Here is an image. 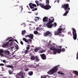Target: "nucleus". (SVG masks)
I'll return each mask as SVG.
<instances>
[{"mask_svg": "<svg viewBox=\"0 0 78 78\" xmlns=\"http://www.w3.org/2000/svg\"><path fill=\"white\" fill-rule=\"evenodd\" d=\"M54 20H55V19L54 18H53L52 20H51V19L49 18L48 21V22L46 24V26H47L48 28H52L53 26H55L54 27H56V26L57 25V24L56 23H54V24H52V23L54 22Z\"/></svg>", "mask_w": 78, "mask_h": 78, "instance_id": "f257e3e1", "label": "nucleus"}, {"mask_svg": "<svg viewBox=\"0 0 78 78\" xmlns=\"http://www.w3.org/2000/svg\"><path fill=\"white\" fill-rule=\"evenodd\" d=\"M58 66H56L54 67L53 69L48 72L47 73L49 75H52V74H53V73H55L56 72H57V71H58Z\"/></svg>", "mask_w": 78, "mask_h": 78, "instance_id": "f03ea898", "label": "nucleus"}, {"mask_svg": "<svg viewBox=\"0 0 78 78\" xmlns=\"http://www.w3.org/2000/svg\"><path fill=\"white\" fill-rule=\"evenodd\" d=\"M62 8H64L65 11H70V8L69 7V4H63L62 5Z\"/></svg>", "mask_w": 78, "mask_h": 78, "instance_id": "7ed1b4c3", "label": "nucleus"}, {"mask_svg": "<svg viewBox=\"0 0 78 78\" xmlns=\"http://www.w3.org/2000/svg\"><path fill=\"white\" fill-rule=\"evenodd\" d=\"M66 30V28H64L63 29H62V28H59L57 30V31L55 32L54 34L55 35H58L60 33H62V32H64V31Z\"/></svg>", "mask_w": 78, "mask_h": 78, "instance_id": "20e7f679", "label": "nucleus"}, {"mask_svg": "<svg viewBox=\"0 0 78 78\" xmlns=\"http://www.w3.org/2000/svg\"><path fill=\"white\" fill-rule=\"evenodd\" d=\"M25 73H24L22 71H21L20 73L16 75V78H20L19 76H21V78H24V76H25Z\"/></svg>", "mask_w": 78, "mask_h": 78, "instance_id": "39448f33", "label": "nucleus"}, {"mask_svg": "<svg viewBox=\"0 0 78 78\" xmlns=\"http://www.w3.org/2000/svg\"><path fill=\"white\" fill-rule=\"evenodd\" d=\"M71 30L73 31V38L74 40H76V39L77 38V34H76V31L74 28H72Z\"/></svg>", "mask_w": 78, "mask_h": 78, "instance_id": "423d86ee", "label": "nucleus"}, {"mask_svg": "<svg viewBox=\"0 0 78 78\" xmlns=\"http://www.w3.org/2000/svg\"><path fill=\"white\" fill-rule=\"evenodd\" d=\"M44 37H47L48 36L50 37L52 36V33L50 32L49 31H47L44 33Z\"/></svg>", "mask_w": 78, "mask_h": 78, "instance_id": "0eeeda50", "label": "nucleus"}, {"mask_svg": "<svg viewBox=\"0 0 78 78\" xmlns=\"http://www.w3.org/2000/svg\"><path fill=\"white\" fill-rule=\"evenodd\" d=\"M40 6L42 8H43L44 9H47L48 10V9H48L49 7H50V6H48V5H43V4H42L41 3L40 4Z\"/></svg>", "mask_w": 78, "mask_h": 78, "instance_id": "6e6552de", "label": "nucleus"}, {"mask_svg": "<svg viewBox=\"0 0 78 78\" xmlns=\"http://www.w3.org/2000/svg\"><path fill=\"white\" fill-rule=\"evenodd\" d=\"M50 50H52L53 51V53L54 54L56 52V48L54 46L51 47L50 48Z\"/></svg>", "mask_w": 78, "mask_h": 78, "instance_id": "1a4fd4ad", "label": "nucleus"}, {"mask_svg": "<svg viewBox=\"0 0 78 78\" xmlns=\"http://www.w3.org/2000/svg\"><path fill=\"white\" fill-rule=\"evenodd\" d=\"M25 37H29L31 39H33V34H30L29 35H27L25 36Z\"/></svg>", "mask_w": 78, "mask_h": 78, "instance_id": "9d476101", "label": "nucleus"}, {"mask_svg": "<svg viewBox=\"0 0 78 78\" xmlns=\"http://www.w3.org/2000/svg\"><path fill=\"white\" fill-rule=\"evenodd\" d=\"M29 6H30V9H33L34 8L33 6L36 7V5L35 4H33L32 3H30L29 4Z\"/></svg>", "mask_w": 78, "mask_h": 78, "instance_id": "9b49d317", "label": "nucleus"}, {"mask_svg": "<svg viewBox=\"0 0 78 78\" xmlns=\"http://www.w3.org/2000/svg\"><path fill=\"white\" fill-rule=\"evenodd\" d=\"M40 56H41L42 59L43 60L46 59V55L44 54L41 55H40Z\"/></svg>", "mask_w": 78, "mask_h": 78, "instance_id": "f8f14e48", "label": "nucleus"}, {"mask_svg": "<svg viewBox=\"0 0 78 78\" xmlns=\"http://www.w3.org/2000/svg\"><path fill=\"white\" fill-rule=\"evenodd\" d=\"M4 53L5 55H7V56H9V57H10V56H11V55H9V54H10V52L9 51H8V50L5 51H4Z\"/></svg>", "mask_w": 78, "mask_h": 78, "instance_id": "ddd939ff", "label": "nucleus"}, {"mask_svg": "<svg viewBox=\"0 0 78 78\" xmlns=\"http://www.w3.org/2000/svg\"><path fill=\"white\" fill-rule=\"evenodd\" d=\"M46 5L48 6H50L48 8V9H50V8H51V6L49 5V0H46Z\"/></svg>", "mask_w": 78, "mask_h": 78, "instance_id": "4468645a", "label": "nucleus"}, {"mask_svg": "<svg viewBox=\"0 0 78 78\" xmlns=\"http://www.w3.org/2000/svg\"><path fill=\"white\" fill-rule=\"evenodd\" d=\"M9 43V42L8 41L7 42L6 44H3L2 45V47H3V48H6L7 47V46H8V44Z\"/></svg>", "mask_w": 78, "mask_h": 78, "instance_id": "2eb2a0df", "label": "nucleus"}, {"mask_svg": "<svg viewBox=\"0 0 78 78\" xmlns=\"http://www.w3.org/2000/svg\"><path fill=\"white\" fill-rule=\"evenodd\" d=\"M57 52L58 53H60L61 52V49H56V52L54 53V55H56V54L57 53Z\"/></svg>", "mask_w": 78, "mask_h": 78, "instance_id": "dca6fc26", "label": "nucleus"}, {"mask_svg": "<svg viewBox=\"0 0 78 78\" xmlns=\"http://www.w3.org/2000/svg\"><path fill=\"white\" fill-rule=\"evenodd\" d=\"M48 18L47 17H44L43 19V21L44 22H48Z\"/></svg>", "mask_w": 78, "mask_h": 78, "instance_id": "f3484780", "label": "nucleus"}, {"mask_svg": "<svg viewBox=\"0 0 78 78\" xmlns=\"http://www.w3.org/2000/svg\"><path fill=\"white\" fill-rule=\"evenodd\" d=\"M6 67H9V68H10L11 69H14V66L12 65H7L6 66Z\"/></svg>", "mask_w": 78, "mask_h": 78, "instance_id": "a211bd4d", "label": "nucleus"}, {"mask_svg": "<svg viewBox=\"0 0 78 78\" xmlns=\"http://www.w3.org/2000/svg\"><path fill=\"white\" fill-rule=\"evenodd\" d=\"M3 50L2 49L0 50V55L1 56H3Z\"/></svg>", "mask_w": 78, "mask_h": 78, "instance_id": "6ab92c4d", "label": "nucleus"}, {"mask_svg": "<svg viewBox=\"0 0 78 78\" xmlns=\"http://www.w3.org/2000/svg\"><path fill=\"white\" fill-rule=\"evenodd\" d=\"M65 11L66 12L64 13V14L63 15V16H66L67 14L69 13V11L67 10H65Z\"/></svg>", "mask_w": 78, "mask_h": 78, "instance_id": "aec40b11", "label": "nucleus"}, {"mask_svg": "<svg viewBox=\"0 0 78 78\" xmlns=\"http://www.w3.org/2000/svg\"><path fill=\"white\" fill-rule=\"evenodd\" d=\"M41 49V48H37L34 50L35 52H37L38 50H40Z\"/></svg>", "mask_w": 78, "mask_h": 78, "instance_id": "412c9836", "label": "nucleus"}, {"mask_svg": "<svg viewBox=\"0 0 78 78\" xmlns=\"http://www.w3.org/2000/svg\"><path fill=\"white\" fill-rule=\"evenodd\" d=\"M35 58L36 62H39V61H40V59H39V58H38V57H37V56H36Z\"/></svg>", "mask_w": 78, "mask_h": 78, "instance_id": "4be33fe9", "label": "nucleus"}, {"mask_svg": "<svg viewBox=\"0 0 78 78\" xmlns=\"http://www.w3.org/2000/svg\"><path fill=\"white\" fill-rule=\"evenodd\" d=\"M28 74L30 76H32L33 75V72L30 71L28 73Z\"/></svg>", "mask_w": 78, "mask_h": 78, "instance_id": "5701e85b", "label": "nucleus"}, {"mask_svg": "<svg viewBox=\"0 0 78 78\" xmlns=\"http://www.w3.org/2000/svg\"><path fill=\"white\" fill-rule=\"evenodd\" d=\"M23 40L24 41H25V42H28V40H27L25 38H23Z\"/></svg>", "mask_w": 78, "mask_h": 78, "instance_id": "b1692460", "label": "nucleus"}, {"mask_svg": "<svg viewBox=\"0 0 78 78\" xmlns=\"http://www.w3.org/2000/svg\"><path fill=\"white\" fill-rule=\"evenodd\" d=\"M26 33V32L25 30H23L22 31L21 34L22 35H23V34H25Z\"/></svg>", "mask_w": 78, "mask_h": 78, "instance_id": "393cba45", "label": "nucleus"}, {"mask_svg": "<svg viewBox=\"0 0 78 78\" xmlns=\"http://www.w3.org/2000/svg\"><path fill=\"white\" fill-rule=\"evenodd\" d=\"M35 59V57H34V56H32L30 57V59H31V60H34V59Z\"/></svg>", "mask_w": 78, "mask_h": 78, "instance_id": "a878e982", "label": "nucleus"}, {"mask_svg": "<svg viewBox=\"0 0 78 78\" xmlns=\"http://www.w3.org/2000/svg\"><path fill=\"white\" fill-rule=\"evenodd\" d=\"M9 42H11L10 44V45H12V42H14V40L12 39H10L9 40Z\"/></svg>", "mask_w": 78, "mask_h": 78, "instance_id": "bb28decb", "label": "nucleus"}, {"mask_svg": "<svg viewBox=\"0 0 78 78\" xmlns=\"http://www.w3.org/2000/svg\"><path fill=\"white\" fill-rule=\"evenodd\" d=\"M73 72L74 73V74H76L78 76V72L76 71H73Z\"/></svg>", "mask_w": 78, "mask_h": 78, "instance_id": "cd10ccee", "label": "nucleus"}, {"mask_svg": "<svg viewBox=\"0 0 78 78\" xmlns=\"http://www.w3.org/2000/svg\"><path fill=\"white\" fill-rule=\"evenodd\" d=\"M36 30L37 31H41V28H40L39 27H37L36 28Z\"/></svg>", "mask_w": 78, "mask_h": 78, "instance_id": "c85d7f7f", "label": "nucleus"}, {"mask_svg": "<svg viewBox=\"0 0 78 78\" xmlns=\"http://www.w3.org/2000/svg\"><path fill=\"white\" fill-rule=\"evenodd\" d=\"M30 45H27V47L26 49H27V50H29L30 49Z\"/></svg>", "mask_w": 78, "mask_h": 78, "instance_id": "c756f323", "label": "nucleus"}, {"mask_svg": "<svg viewBox=\"0 0 78 78\" xmlns=\"http://www.w3.org/2000/svg\"><path fill=\"white\" fill-rule=\"evenodd\" d=\"M35 3H37V6L39 5L40 4H39V1H37V0H36V1H35Z\"/></svg>", "mask_w": 78, "mask_h": 78, "instance_id": "7c9ffc66", "label": "nucleus"}, {"mask_svg": "<svg viewBox=\"0 0 78 78\" xmlns=\"http://www.w3.org/2000/svg\"><path fill=\"white\" fill-rule=\"evenodd\" d=\"M57 73H58V74H61V75H64V73H61L60 72V71L58 72H57Z\"/></svg>", "mask_w": 78, "mask_h": 78, "instance_id": "2f4dec72", "label": "nucleus"}, {"mask_svg": "<svg viewBox=\"0 0 78 78\" xmlns=\"http://www.w3.org/2000/svg\"><path fill=\"white\" fill-rule=\"evenodd\" d=\"M59 35V36H62V37H64V35H63L62 34H58V35Z\"/></svg>", "mask_w": 78, "mask_h": 78, "instance_id": "473e14b6", "label": "nucleus"}, {"mask_svg": "<svg viewBox=\"0 0 78 78\" xmlns=\"http://www.w3.org/2000/svg\"><path fill=\"white\" fill-rule=\"evenodd\" d=\"M34 33L35 34H38V32L37 31H34Z\"/></svg>", "mask_w": 78, "mask_h": 78, "instance_id": "72a5a7b5", "label": "nucleus"}, {"mask_svg": "<svg viewBox=\"0 0 78 78\" xmlns=\"http://www.w3.org/2000/svg\"><path fill=\"white\" fill-rule=\"evenodd\" d=\"M40 53H42L44 52H45V50H42L40 51Z\"/></svg>", "mask_w": 78, "mask_h": 78, "instance_id": "f704fd0d", "label": "nucleus"}, {"mask_svg": "<svg viewBox=\"0 0 78 78\" xmlns=\"http://www.w3.org/2000/svg\"><path fill=\"white\" fill-rule=\"evenodd\" d=\"M66 51V50L65 49V48H63L62 49H61V51Z\"/></svg>", "mask_w": 78, "mask_h": 78, "instance_id": "c9c22d12", "label": "nucleus"}, {"mask_svg": "<svg viewBox=\"0 0 78 78\" xmlns=\"http://www.w3.org/2000/svg\"><path fill=\"white\" fill-rule=\"evenodd\" d=\"M37 10V8H35L32 10V11H36Z\"/></svg>", "mask_w": 78, "mask_h": 78, "instance_id": "e433bc0d", "label": "nucleus"}, {"mask_svg": "<svg viewBox=\"0 0 78 78\" xmlns=\"http://www.w3.org/2000/svg\"><path fill=\"white\" fill-rule=\"evenodd\" d=\"M14 7L15 8H16V9H17L18 8H19V5H16L14 6Z\"/></svg>", "mask_w": 78, "mask_h": 78, "instance_id": "4c0bfd02", "label": "nucleus"}, {"mask_svg": "<svg viewBox=\"0 0 78 78\" xmlns=\"http://www.w3.org/2000/svg\"><path fill=\"white\" fill-rule=\"evenodd\" d=\"M9 74H10V75H11V74H12V71H11V70L9 71Z\"/></svg>", "mask_w": 78, "mask_h": 78, "instance_id": "58836bf2", "label": "nucleus"}, {"mask_svg": "<svg viewBox=\"0 0 78 78\" xmlns=\"http://www.w3.org/2000/svg\"><path fill=\"white\" fill-rule=\"evenodd\" d=\"M28 52V51L27 50H26L25 51H24V53H25V54H27Z\"/></svg>", "mask_w": 78, "mask_h": 78, "instance_id": "ea45409f", "label": "nucleus"}, {"mask_svg": "<svg viewBox=\"0 0 78 78\" xmlns=\"http://www.w3.org/2000/svg\"><path fill=\"white\" fill-rule=\"evenodd\" d=\"M20 43L21 45H23V41H20Z\"/></svg>", "mask_w": 78, "mask_h": 78, "instance_id": "a19ab883", "label": "nucleus"}, {"mask_svg": "<svg viewBox=\"0 0 78 78\" xmlns=\"http://www.w3.org/2000/svg\"><path fill=\"white\" fill-rule=\"evenodd\" d=\"M28 70H29V69L28 68H27V69H24V70H25V71H26V72H27L28 71Z\"/></svg>", "mask_w": 78, "mask_h": 78, "instance_id": "79ce46f5", "label": "nucleus"}, {"mask_svg": "<svg viewBox=\"0 0 78 78\" xmlns=\"http://www.w3.org/2000/svg\"><path fill=\"white\" fill-rule=\"evenodd\" d=\"M0 66H4V64L3 63H0Z\"/></svg>", "mask_w": 78, "mask_h": 78, "instance_id": "37998d69", "label": "nucleus"}, {"mask_svg": "<svg viewBox=\"0 0 78 78\" xmlns=\"http://www.w3.org/2000/svg\"><path fill=\"white\" fill-rule=\"evenodd\" d=\"M59 0H58L57 1H55V2H54V3H55V2H57L58 3H59Z\"/></svg>", "mask_w": 78, "mask_h": 78, "instance_id": "c03bdc74", "label": "nucleus"}, {"mask_svg": "<svg viewBox=\"0 0 78 78\" xmlns=\"http://www.w3.org/2000/svg\"><path fill=\"white\" fill-rule=\"evenodd\" d=\"M35 18H37V19H36L35 20H37L38 19H39V18L38 17H35Z\"/></svg>", "mask_w": 78, "mask_h": 78, "instance_id": "a18cd8bd", "label": "nucleus"}, {"mask_svg": "<svg viewBox=\"0 0 78 78\" xmlns=\"http://www.w3.org/2000/svg\"><path fill=\"white\" fill-rule=\"evenodd\" d=\"M47 78V76H44L43 77H42V76H41V78Z\"/></svg>", "mask_w": 78, "mask_h": 78, "instance_id": "49530a36", "label": "nucleus"}, {"mask_svg": "<svg viewBox=\"0 0 78 78\" xmlns=\"http://www.w3.org/2000/svg\"><path fill=\"white\" fill-rule=\"evenodd\" d=\"M39 64H38L37 65H36V66L37 67H39Z\"/></svg>", "mask_w": 78, "mask_h": 78, "instance_id": "de8ad7c7", "label": "nucleus"}, {"mask_svg": "<svg viewBox=\"0 0 78 78\" xmlns=\"http://www.w3.org/2000/svg\"><path fill=\"white\" fill-rule=\"evenodd\" d=\"M3 62H4V63H5L6 62V61H5V60H3Z\"/></svg>", "mask_w": 78, "mask_h": 78, "instance_id": "09e8293b", "label": "nucleus"}, {"mask_svg": "<svg viewBox=\"0 0 78 78\" xmlns=\"http://www.w3.org/2000/svg\"><path fill=\"white\" fill-rule=\"evenodd\" d=\"M66 2H70V0H66Z\"/></svg>", "mask_w": 78, "mask_h": 78, "instance_id": "8fccbe9b", "label": "nucleus"}, {"mask_svg": "<svg viewBox=\"0 0 78 78\" xmlns=\"http://www.w3.org/2000/svg\"><path fill=\"white\" fill-rule=\"evenodd\" d=\"M29 42H30L32 41V40L31 39H29Z\"/></svg>", "mask_w": 78, "mask_h": 78, "instance_id": "3c124183", "label": "nucleus"}, {"mask_svg": "<svg viewBox=\"0 0 78 78\" xmlns=\"http://www.w3.org/2000/svg\"><path fill=\"white\" fill-rule=\"evenodd\" d=\"M16 49H17V50H18V48H19L18 46H17V47H16Z\"/></svg>", "mask_w": 78, "mask_h": 78, "instance_id": "603ef678", "label": "nucleus"}, {"mask_svg": "<svg viewBox=\"0 0 78 78\" xmlns=\"http://www.w3.org/2000/svg\"><path fill=\"white\" fill-rule=\"evenodd\" d=\"M21 11L23 10V7H21Z\"/></svg>", "mask_w": 78, "mask_h": 78, "instance_id": "864d4df0", "label": "nucleus"}, {"mask_svg": "<svg viewBox=\"0 0 78 78\" xmlns=\"http://www.w3.org/2000/svg\"><path fill=\"white\" fill-rule=\"evenodd\" d=\"M37 14H38V13H37L35 14L36 16H37Z\"/></svg>", "mask_w": 78, "mask_h": 78, "instance_id": "5fc2aeb1", "label": "nucleus"}, {"mask_svg": "<svg viewBox=\"0 0 78 78\" xmlns=\"http://www.w3.org/2000/svg\"><path fill=\"white\" fill-rule=\"evenodd\" d=\"M28 13H29L30 14V13H32V12H29Z\"/></svg>", "mask_w": 78, "mask_h": 78, "instance_id": "6e6d98bb", "label": "nucleus"}, {"mask_svg": "<svg viewBox=\"0 0 78 78\" xmlns=\"http://www.w3.org/2000/svg\"><path fill=\"white\" fill-rule=\"evenodd\" d=\"M15 56H16V55H14L13 56V57H15Z\"/></svg>", "mask_w": 78, "mask_h": 78, "instance_id": "4d7b16f0", "label": "nucleus"}, {"mask_svg": "<svg viewBox=\"0 0 78 78\" xmlns=\"http://www.w3.org/2000/svg\"><path fill=\"white\" fill-rule=\"evenodd\" d=\"M59 48H62L61 46H59Z\"/></svg>", "mask_w": 78, "mask_h": 78, "instance_id": "13d9d810", "label": "nucleus"}, {"mask_svg": "<svg viewBox=\"0 0 78 78\" xmlns=\"http://www.w3.org/2000/svg\"><path fill=\"white\" fill-rule=\"evenodd\" d=\"M38 34L39 35V34H40V33H38Z\"/></svg>", "mask_w": 78, "mask_h": 78, "instance_id": "bf43d9fd", "label": "nucleus"}, {"mask_svg": "<svg viewBox=\"0 0 78 78\" xmlns=\"http://www.w3.org/2000/svg\"><path fill=\"white\" fill-rule=\"evenodd\" d=\"M27 7L28 8V5H27Z\"/></svg>", "mask_w": 78, "mask_h": 78, "instance_id": "052dcab7", "label": "nucleus"}, {"mask_svg": "<svg viewBox=\"0 0 78 78\" xmlns=\"http://www.w3.org/2000/svg\"><path fill=\"white\" fill-rule=\"evenodd\" d=\"M2 69H3V67H2Z\"/></svg>", "mask_w": 78, "mask_h": 78, "instance_id": "680f3d73", "label": "nucleus"}, {"mask_svg": "<svg viewBox=\"0 0 78 78\" xmlns=\"http://www.w3.org/2000/svg\"><path fill=\"white\" fill-rule=\"evenodd\" d=\"M34 64H36V63H34Z\"/></svg>", "mask_w": 78, "mask_h": 78, "instance_id": "e2e57ef3", "label": "nucleus"}, {"mask_svg": "<svg viewBox=\"0 0 78 78\" xmlns=\"http://www.w3.org/2000/svg\"><path fill=\"white\" fill-rule=\"evenodd\" d=\"M66 48H67V47H66Z\"/></svg>", "mask_w": 78, "mask_h": 78, "instance_id": "0e129e2a", "label": "nucleus"}, {"mask_svg": "<svg viewBox=\"0 0 78 78\" xmlns=\"http://www.w3.org/2000/svg\"><path fill=\"white\" fill-rule=\"evenodd\" d=\"M49 42L50 43V41H49Z\"/></svg>", "mask_w": 78, "mask_h": 78, "instance_id": "69168bd1", "label": "nucleus"}, {"mask_svg": "<svg viewBox=\"0 0 78 78\" xmlns=\"http://www.w3.org/2000/svg\"><path fill=\"white\" fill-rule=\"evenodd\" d=\"M7 41H8V39L7 40Z\"/></svg>", "mask_w": 78, "mask_h": 78, "instance_id": "338daca9", "label": "nucleus"}]
</instances>
